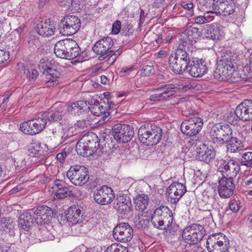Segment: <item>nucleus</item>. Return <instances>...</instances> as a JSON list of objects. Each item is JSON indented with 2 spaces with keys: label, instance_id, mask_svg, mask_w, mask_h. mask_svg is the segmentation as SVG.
Segmentation results:
<instances>
[{
  "label": "nucleus",
  "instance_id": "f257e3e1",
  "mask_svg": "<svg viewBox=\"0 0 252 252\" xmlns=\"http://www.w3.org/2000/svg\"><path fill=\"white\" fill-rule=\"evenodd\" d=\"M151 222L155 227L166 229L172 227L173 221L172 212L167 206L157 208L152 214Z\"/></svg>",
  "mask_w": 252,
  "mask_h": 252
},
{
  "label": "nucleus",
  "instance_id": "f03ea898",
  "mask_svg": "<svg viewBox=\"0 0 252 252\" xmlns=\"http://www.w3.org/2000/svg\"><path fill=\"white\" fill-rule=\"evenodd\" d=\"M169 65L170 69L176 74H182L187 69L190 59L187 52L180 48L169 58Z\"/></svg>",
  "mask_w": 252,
  "mask_h": 252
},
{
  "label": "nucleus",
  "instance_id": "7ed1b4c3",
  "mask_svg": "<svg viewBox=\"0 0 252 252\" xmlns=\"http://www.w3.org/2000/svg\"><path fill=\"white\" fill-rule=\"evenodd\" d=\"M209 134L211 142L217 146L226 143L233 135L232 129L229 125L220 124L213 125Z\"/></svg>",
  "mask_w": 252,
  "mask_h": 252
},
{
  "label": "nucleus",
  "instance_id": "20e7f679",
  "mask_svg": "<svg viewBox=\"0 0 252 252\" xmlns=\"http://www.w3.org/2000/svg\"><path fill=\"white\" fill-rule=\"evenodd\" d=\"M237 56L232 53H227L221 57L218 62V68L216 73H218L222 78L229 79L232 77L235 71V65L236 64Z\"/></svg>",
  "mask_w": 252,
  "mask_h": 252
},
{
  "label": "nucleus",
  "instance_id": "39448f33",
  "mask_svg": "<svg viewBox=\"0 0 252 252\" xmlns=\"http://www.w3.org/2000/svg\"><path fill=\"white\" fill-rule=\"evenodd\" d=\"M230 113L223 116V119L228 123L235 125L237 124L236 120L234 121L233 111L230 110ZM236 116L243 121L252 120V101L246 100L239 104L234 111Z\"/></svg>",
  "mask_w": 252,
  "mask_h": 252
},
{
  "label": "nucleus",
  "instance_id": "423d86ee",
  "mask_svg": "<svg viewBox=\"0 0 252 252\" xmlns=\"http://www.w3.org/2000/svg\"><path fill=\"white\" fill-rule=\"evenodd\" d=\"M138 134L141 142L148 146H153L159 143L162 135V130L156 125L151 126L150 128H147L144 126L140 127Z\"/></svg>",
  "mask_w": 252,
  "mask_h": 252
},
{
  "label": "nucleus",
  "instance_id": "0eeeda50",
  "mask_svg": "<svg viewBox=\"0 0 252 252\" xmlns=\"http://www.w3.org/2000/svg\"><path fill=\"white\" fill-rule=\"evenodd\" d=\"M209 252H227L230 247L228 238L223 233H219L210 235L206 242Z\"/></svg>",
  "mask_w": 252,
  "mask_h": 252
},
{
  "label": "nucleus",
  "instance_id": "6e6552de",
  "mask_svg": "<svg viewBox=\"0 0 252 252\" xmlns=\"http://www.w3.org/2000/svg\"><path fill=\"white\" fill-rule=\"evenodd\" d=\"M114 45L113 39L109 36L104 37L97 41L93 47V52L98 56L99 61H103L108 56L114 55L112 47Z\"/></svg>",
  "mask_w": 252,
  "mask_h": 252
},
{
  "label": "nucleus",
  "instance_id": "1a4fd4ad",
  "mask_svg": "<svg viewBox=\"0 0 252 252\" xmlns=\"http://www.w3.org/2000/svg\"><path fill=\"white\" fill-rule=\"evenodd\" d=\"M66 176L73 185L80 186L86 184L90 178L87 168L81 165L71 166L66 172Z\"/></svg>",
  "mask_w": 252,
  "mask_h": 252
},
{
  "label": "nucleus",
  "instance_id": "9d476101",
  "mask_svg": "<svg viewBox=\"0 0 252 252\" xmlns=\"http://www.w3.org/2000/svg\"><path fill=\"white\" fill-rule=\"evenodd\" d=\"M205 232V230L203 226L194 223L184 229L182 237L186 243L189 244H196L202 239Z\"/></svg>",
  "mask_w": 252,
  "mask_h": 252
},
{
  "label": "nucleus",
  "instance_id": "9b49d317",
  "mask_svg": "<svg viewBox=\"0 0 252 252\" xmlns=\"http://www.w3.org/2000/svg\"><path fill=\"white\" fill-rule=\"evenodd\" d=\"M81 27V21L77 16L67 15L60 24L59 31L63 35H70L76 33Z\"/></svg>",
  "mask_w": 252,
  "mask_h": 252
},
{
  "label": "nucleus",
  "instance_id": "f8f14e48",
  "mask_svg": "<svg viewBox=\"0 0 252 252\" xmlns=\"http://www.w3.org/2000/svg\"><path fill=\"white\" fill-rule=\"evenodd\" d=\"M45 126V121L41 117L24 122L20 125V129L25 134L33 135L40 132Z\"/></svg>",
  "mask_w": 252,
  "mask_h": 252
},
{
  "label": "nucleus",
  "instance_id": "ddd939ff",
  "mask_svg": "<svg viewBox=\"0 0 252 252\" xmlns=\"http://www.w3.org/2000/svg\"><path fill=\"white\" fill-rule=\"evenodd\" d=\"M203 125L202 119L193 116L183 122L181 125V130L184 134L189 136H193L201 131Z\"/></svg>",
  "mask_w": 252,
  "mask_h": 252
},
{
  "label": "nucleus",
  "instance_id": "4468645a",
  "mask_svg": "<svg viewBox=\"0 0 252 252\" xmlns=\"http://www.w3.org/2000/svg\"><path fill=\"white\" fill-rule=\"evenodd\" d=\"M114 238L122 243H126L130 241L133 236L132 227L126 222L120 223L113 230Z\"/></svg>",
  "mask_w": 252,
  "mask_h": 252
},
{
  "label": "nucleus",
  "instance_id": "2eb2a0df",
  "mask_svg": "<svg viewBox=\"0 0 252 252\" xmlns=\"http://www.w3.org/2000/svg\"><path fill=\"white\" fill-rule=\"evenodd\" d=\"M186 186L182 183L174 182L166 189L168 200L171 203L176 204L186 192Z\"/></svg>",
  "mask_w": 252,
  "mask_h": 252
},
{
  "label": "nucleus",
  "instance_id": "dca6fc26",
  "mask_svg": "<svg viewBox=\"0 0 252 252\" xmlns=\"http://www.w3.org/2000/svg\"><path fill=\"white\" fill-rule=\"evenodd\" d=\"M53 108L44 112L41 115V118L45 121L46 125L47 120L52 122L61 120L66 110V105L64 103L57 102L54 105Z\"/></svg>",
  "mask_w": 252,
  "mask_h": 252
},
{
  "label": "nucleus",
  "instance_id": "f3484780",
  "mask_svg": "<svg viewBox=\"0 0 252 252\" xmlns=\"http://www.w3.org/2000/svg\"><path fill=\"white\" fill-rule=\"evenodd\" d=\"M240 169L238 162L233 159H230L228 161L222 160L218 170L222 176L233 179V177L237 176Z\"/></svg>",
  "mask_w": 252,
  "mask_h": 252
},
{
  "label": "nucleus",
  "instance_id": "a211bd4d",
  "mask_svg": "<svg viewBox=\"0 0 252 252\" xmlns=\"http://www.w3.org/2000/svg\"><path fill=\"white\" fill-rule=\"evenodd\" d=\"M94 200L98 204L106 205L110 203L115 196L111 188L104 186L97 189L94 193Z\"/></svg>",
  "mask_w": 252,
  "mask_h": 252
},
{
  "label": "nucleus",
  "instance_id": "6ab92c4d",
  "mask_svg": "<svg viewBox=\"0 0 252 252\" xmlns=\"http://www.w3.org/2000/svg\"><path fill=\"white\" fill-rule=\"evenodd\" d=\"M218 189L219 195L221 198L229 197L233 194L235 189L233 179L222 176L219 180Z\"/></svg>",
  "mask_w": 252,
  "mask_h": 252
},
{
  "label": "nucleus",
  "instance_id": "aec40b11",
  "mask_svg": "<svg viewBox=\"0 0 252 252\" xmlns=\"http://www.w3.org/2000/svg\"><path fill=\"white\" fill-rule=\"evenodd\" d=\"M214 7L216 15L228 16L234 12L235 2L234 0H217Z\"/></svg>",
  "mask_w": 252,
  "mask_h": 252
},
{
  "label": "nucleus",
  "instance_id": "412c9836",
  "mask_svg": "<svg viewBox=\"0 0 252 252\" xmlns=\"http://www.w3.org/2000/svg\"><path fill=\"white\" fill-rule=\"evenodd\" d=\"M189 73L192 77H199L206 74L208 67L206 62L202 59L193 61L187 69Z\"/></svg>",
  "mask_w": 252,
  "mask_h": 252
},
{
  "label": "nucleus",
  "instance_id": "4be33fe9",
  "mask_svg": "<svg viewBox=\"0 0 252 252\" xmlns=\"http://www.w3.org/2000/svg\"><path fill=\"white\" fill-rule=\"evenodd\" d=\"M131 203L130 198L125 195H119L114 203V208L119 213L126 214L131 210Z\"/></svg>",
  "mask_w": 252,
  "mask_h": 252
},
{
  "label": "nucleus",
  "instance_id": "5701e85b",
  "mask_svg": "<svg viewBox=\"0 0 252 252\" xmlns=\"http://www.w3.org/2000/svg\"><path fill=\"white\" fill-rule=\"evenodd\" d=\"M55 191V198H63L73 195L70 188L65 186V182L63 180H56L52 188Z\"/></svg>",
  "mask_w": 252,
  "mask_h": 252
},
{
  "label": "nucleus",
  "instance_id": "b1692460",
  "mask_svg": "<svg viewBox=\"0 0 252 252\" xmlns=\"http://www.w3.org/2000/svg\"><path fill=\"white\" fill-rule=\"evenodd\" d=\"M66 109L71 114L80 115L89 110V103L84 100L77 101L69 104Z\"/></svg>",
  "mask_w": 252,
  "mask_h": 252
},
{
  "label": "nucleus",
  "instance_id": "393cba45",
  "mask_svg": "<svg viewBox=\"0 0 252 252\" xmlns=\"http://www.w3.org/2000/svg\"><path fill=\"white\" fill-rule=\"evenodd\" d=\"M205 35L207 38L218 40L224 35L222 28L217 24L207 25L205 29Z\"/></svg>",
  "mask_w": 252,
  "mask_h": 252
},
{
  "label": "nucleus",
  "instance_id": "a878e982",
  "mask_svg": "<svg viewBox=\"0 0 252 252\" xmlns=\"http://www.w3.org/2000/svg\"><path fill=\"white\" fill-rule=\"evenodd\" d=\"M175 86L173 84H166L153 90L158 95L159 101L163 100L173 95L175 93Z\"/></svg>",
  "mask_w": 252,
  "mask_h": 252
},
{
  "label": "nucleus",
  "instance_id": "bb28decb",
  "mask_svg": "<svg viewBox=\"0 0 252 252\" xmlns=\"http://www.w3.org/2000/svg\"><path fill=\"white\" fill-rule=\"evenodd\" d=\"M67 221L72 224H76L82 221V211L79 205L70 206L66 214Z\"/></svg>",
  "mask_w": 252,
  "mask_h": 252
},
{
  "label": "nucleus",
  "instance_id": "cd10ccee",
  "mask_svg": "<svg viewBox=\"0 0 252 252\" xmlns=\"http://www.w3.org/2000/svg\"><path fill=\"white\" fill-rule=\"evenodd\" d=\"M55 30L56 28L54 23L49 20L41 22L36 29L38 34L43 37H49L53 35Z\"/></svg>",
  "mask_w": 252,
  "mask_h": 252
},
{
  "label": "nucleus",
  "instance_id": "c85d7f7f",
  "mask_svg": "<svg viewBox=\"0 0 252 252\" xmlns=\"http://www.w3.org/2000/svg\"><path fill=\"white\" fill-rule=\"evenodd\" d=\"M69 39H64L57 42L54 46V53L56 56L61 59H67L68 48L71 46Z\"/></svg>",
  "mask_w": 252,
  "mask_h": 252
},
{
  "label": "nucleus",
  "instance_id": "c756f323",
  "mask_svg": "<svg viewBox=\"0 0 252 252\" xmlns=\"http://www.w3.org/2000/svg\"><path fill=\"white\" fill-rule=\"evenodd\" d=\"M185 42L192 44L200 37V32L198 29L193 27L188 28L181 35Z\"/></svg>",
  "mask_w": 252,
  "mask_h": 252
},
{
  "label": "nucleus",
  "instance_id": "7c9ffc66",
  "mask_svg": "<svg viewBox=\"0 0 252 252\" xmlns=\"http://www.w3.org/2000/svg\"><path fill=\"white\" fill-rule=\"evenodd\" d=\"M226 147L228 152L231 153H235L240 152L244 149V145L241 140L232 135L228 141Z\"/></svg>",
  "mask_w": 252,
  "mask_h": 252
},
{
  "label": "nucleus",
  "instance_id": "2f4dec72",
  "mask_svg": "<svg viewBox=\"0 0 252 252\" xmlns=\"http://www.w3.org/2000/svg\"><path fill=\"white\" fill-rule=\"evenodd\" d=\"M45 73H46V78L48 80L45 84L47 87L50 88L59 84V72L58 71L51 68H48L46 70Z\"/></svg>",
  "mask_w": 252,
  "mask_h": 252
},
{
  "label": "nucleus",
  "instance_id": "473e14b6",
  "mask_svg": "<svg viewBox=\"0 0 252 252\" xmlns=\"http://www.w3.org/2000/svg\"><path fill=\"white\" fill-rule=\"evenodd\" d=\"M203 149L199 152L198 158L200 160L209 163L215 158L216 151L213 147L206 148L205 145H203Z\"/></svg>",
  "mask_w": 252,
  "mask_h": 252
},
{
  "label": "nucleus",
  "instance_id": "72a5a7b5",
  "mask_svg": "<svg viewBox=\"0 0 252 252\" xmlns=\"http://www.w3.org/2000/svg\"><path fill=\"white\" fill-rule=\"evenodd\" d=\"M52 210L50 208L47 206H38L34 212V217L36 216V219H38L40 217V219L48 221L51 218Z\"/></svg>",
  "mask_w": 252,
  "mask_h": 252
},
{
  "label": "nucleus",
  "instance_id": "f704fd0d",
  "mask_svg": "<svg viewBox=\"0 0 252 252\" xmlns=\"http://www.w3.org/2000/svg\"><path fill=\"white\" fill-rule=\"evenodd\" d=\"M84 136L88 141H86V146L89 151L87 155L91 156L96 151L99 146L97 136L94 134L93 135V136L92 135H84Z\"/></svg>",
  "mask_w": 252,
  "mask_h": 252
},
{
  "label": "nucleus",
  "instance_id": "c9c22d12",
  "mask_svg": "<svg viewBox=\"0 0 252 252\" xmlns=\"http://www.w3.org/2000/svg\"><path fill=\"white\" fill-rule=\"evenodd\" d=\"M149 197L147 194H142L137 195L134 199L135 209L139 211H143L148 207Z\"/></svg>",
  "mask_w": 252,
  "mask_h": 252
},
{
  "label": "nucleus",
  "instance_id": "e433bc0d",
  "mask_svg": "<svg viewBox=\"0 0 252 252\" xmlns=\"http://www.w3.org/2000/svg\"><path fill=\"white\" fill-rule=\"evenodd\" d=\"M68 42L72 45L68 48L69 52H68L67 54V59L70 60L77 57L80 59L82 53H81V49L78 44L73 40L69 39Z\"/></svg>",
  "mask_w": 252,
  "mask_h": 252
},
{
  "label": "nucleus",
  "instance_id": "4c0bfd02",
  "mask_svg": "<svg viewBox=\"0 0 252 252\" xmlns=\"http://www.w3.org/2000/svg\"><path fill=\"white\" fill-rule=\"evenodd\" d=\"M15 225V222L13 219L10 218H2L0 220V232L8 233L13 230Z\"/></svg>",
  "mask_w": 252,
  "mask_h": 252
},
{
  "label": "nucleus",
  "instance_id": "58836bf2",
  "mask_svg": "<svg viewBox=\"0 0 252 252\" xmlns=\"http://www.w3.org/2000/svg\"><path fill=\"white\" fill-rule=\"evenodd\" d=\"M33 219L31 214L28 212L22 213L19 218V225L25 230H28V228L32 226Z\"/></svg>",
  "mask_w": 252,
  "mask_h": 252
},
{
  "label": "nucleus",
  "instance_id": "ea45409f",
  "mask_svg": "<svg viewBox=\"0 0 252 252\" xmlns=\"http://www.w3.org/2000/svg\"><path fill=\"white\" fill-rule=\"evenodd\" d=\"M112 103L106 99L103 100L102 102L100 103V111L102 112V118L103 122H106L109 119L110 113L109 110L112 107Z\"/></svg>",
  "mask_w": 252,
  "mask_h": 252
},
{
  "label": "nucleus",
  "instance_id": "a19ab883",
  "mask_svg": "<svg viewBox=\"0 0 252 252\" xmlns=\"http://www.w3.org/2000/svg\"><path fill=\"white\" fill-rule=\"evenodd\" d=\"M86 139L83 136L77 142L76 146V150L78 154L82 155L83 156H89V155H87L88 153V150L87 148Z\"/></svg>",
  "mask_w": 252,
  "mask_h": 252
},
{
  "label": "nucleus",
  "instance_id": "79ce46f5",
  "mask_svg": "<svg viewBox=\"0 0 252 252\" xmlns=\"http://www.w3.org/2000/svg\"><path fill=\"white\" fill-rule=\"evenodd\" d=\"M124 125L117 124L112 127V135L114 139L118 142L122 143V137L123 136Z\"/></svg>",
  "mask_w": 252,
  "mask_h": 252
},
{
  "label": "nucleus",
  "instance_id": "37998d69",
  "mask_svg": "<svg viewBox=\"0 0 252 252\" xmlns=\"http://www.w3.org/2000/svg\"><path fill=\"white\" fill-rule=\"evenodd\" d=\"M203 200L207 203L212 202L214 200L216 195L215 189L212 187H208L202 192Z\"/></svg>",
  "mask_w": 252,
  "mask_h": 252
},
{
  "label": "nucleus",
  "instance_id": "c03bdc74",
  "mask_svg": "<svg viewBox=\"0 0 252 252\" xmlns=\"http://www.w3.org/2000/svg\"><path fill=\"white\" fill-rule=\"evenodd\" d=\"M124 126L122 143L129 141L134 135L132 128L129 125L124 124Z\"/></svg>",
  "mask_w": 252,
  "mask_h": 252
},
{
  "label": "nucleus",
  "instance_id": "a18cd8bd",
  "mask_svg": "<svg viewBox=\"0 0 252 252\" xmlns=\"http://www.w3.org/2000/svg\"><path fill=\"white\" fill-rule=\"evenodd\" d=\"M39 240L40 241H46L53 240L54 237L49 231L45 227L40 228L38 232Z\"/></svg>",
  "mask_w": 252,
  "mask_h": 252
},
{
  "label": "nucleus",
  "instance_id": "49530a36",
  "mask_svg": "<svg viewBox=\"0 0 252 252\" xmlns=\"http://www.w3.org/2000/svg\"><path fill=\"white\" fill-rule=\"evenodd\" d=\"M229 208L234 213L238 212L243 207V203L239 199H230L229 201Z\"/></svg>",
  "mask_w": 252,
  "mask_h": 252
},
{
  "label": "nucleus",
  "instance_id": "de8ad7c7",
  "mask_svg": "<svg viewBox=\"0 0 252 252\" xmlns=\"http://www.w3.org/2000/svg\"><path fill=\"white\" fill-rule=\"evenodd\" d=\"M104 252H128V249L120 244L114 243L109 246Z\"/></svg>",
  "mask_w": 252,
  "mask_h": 252
},
{
  "label": "nucleus",
  "instance_id": "09e8293b",
  "mask_svg": "<svg viewBox=\"0 0 252 252\" xmlns=\"http://www.w3.org/2000/svg\"><path fill=\"white\" fill-rule=\"evenodd\" d=\"M92 100L89 103V109L92 113L96 116H100L102 115V112H100V103L97 101H94V103Z\"/></svg>",
  "mask_w": 252,
  "mask_h": 252
},
{
  "label": "nucleus",
  "instance_id": "8fccbe9b",
  "mask_svg": "<svg viewBox=\"0 0 252 252\" xmlns=\"http://www.w3.org/2000/svg\"><path fill=\"white\" fill-rule=\"evenodd\" d=\"M252 152H247L243 154L241 162L242 165L250 167L252 165Z\"/></svg>",
  "mask_w": 252,
  "mask_h": 252
},
{
  "label": "nucleus",
  "instance_id": "3c124183",
  "mask_svg": "<svg viewBox=\"0 0 252 252\" xmlns=\"http://www.w3.org/2000/svg\"><path fill=\"white\" fill-rule=\"evenodd\" d=\"M214 14L216 15V13L213 6L211 9H209L203 15L204 19H205L206 23L211 22L214 18Z\"/></svg>",
  "mask_w": 252,
  "mask_h": 252
},
{
  "label": "nucleus",
  "instance_id": "603ef678",
  "mask_svg": "<svg viewBox=\"0 0 252 252\" xmlns=\"http://www.w3.org/2000/svg\"><path fill=\"white\" fill-rule=\"evenodd\" d=\"M200 5L205 7L207 9H211L216 5L217 0H198Z\"/></svg>",
  "mask_w": 252,
  "mask_h": 252
},
{
  "label": "nucleus",
  "instance_id": "864d4df0",
  "mask_svg": "<svg viewBox=\"0 0 252 252\" xmlns=\"http://www.w3.org/2000/svg\"><path fill=\"white\" fill-rule=\"evenodd\" d=\"M76 127L83 129L90 126V121L86 119H81L77 121L75 124Z\"/></svg>",
  "mask_w": 252,
  "mask_h": 252
},
{
  "label": "nucleus",
  "instance_id": "5fc2aeb1",
  "mask_svg": "<svg viewBox=\"0 0 252 252\" xmlns=\"http://www.w3.org/2000/svg\"><path fill=\"white\" fill-rule=\"evenodd\" d=\"M142 73L143 75L149 76L154 74V69L152 66L145 65L142 69Z\"/></svg>",
  "mask_w": 252,
  "mask_h": 252
},
{
  "label": "nucleus",
  "instance_id": "6e6d98bb",
  "mask_svg": "<svg viewBox=\"0 0 252 252\" xmlns=\"http://www.w3.org/2000/svg\"><path fill=\"white\" fill-rule=\"evenodd\" d=\"M121 29V22L119 21H116L112 25L111 32L113 34H118Z\"/></svg>",
  "mask_w": 252,
  "mask_h": 252
},
{
  "label": "nucleus",
  "instance_id": "4d7b16f0",
  "mask_svg": "<svg viewBox=\"0 0 252 252\" xmlns=\"http://www.w3.org/2000/svg\"><path fill=\"white\" fill-rule=\"evenodd\" d=\"M38 73L36 70L31 68V69L28 70L27 77L30 81H34L38 76Z\"/></svg>",
  "mask_w": 252,
  "mask_h": 252
},
{
  "label": "nucleus",
  "instance_id": "13d9d810",
  "mask_svg": "<svg viewBox=\"0 0 252 252\" xmlns=\"http://www.w3.org/2000/svg\"><path fill=\"white\" fill-rule=\"evenodd\" d=\"M9 58L8 52L3 50H0V64L6 61Z\"/></svg>",
  "mask_w": 252,
  "mask_h": 252
},
{
  "label": "nucleus",
  "instance_id": "bf43d9fd",
  "mask_svg": "<svg viewBox=\"0 0 252 252\" xmlns=\"http://www.w3.org/2000/svg\"><path fill=\"white\" fill-rule=\"evenodd\" d=\"M181 5L184 9H187L190 11H191L193 7V4L190 1L187 2L186 1H183L181 2Z\"/></svg>",
  "mask_w": 252,
  "mask_h": 252
},
{
  "label": "nucleus",
  "instance_id": "052dcab7",
  "mask_svg": "<svg viewBox=\"0 0 252 252\" xmlns=\"http://www.w3.org/2000/svg\"><path fill=\"white\" fill-rule=\"evenodd\" d=\"M66 156V153L65 152H62L58 153L56 156V158L61 163H63L64 162Z\"/></svg>",
  "mask_w": 252,
  "mask_h": 252
},
{
  "label": "nucleus",
  "instance_id": "680f3d73",
  "mask_svg": "<svg viewBox=\"0 0 252 252\" xmlns=\"http://www.w3.org/2000/svg\"><path fill=\"white\" fill-rule=\"evenodd\" d=\"M144 221V219H140L139 217H136L135 218V222L138 228H142L143 227Z\"/></svg>",
  "mask_w": 252,
  "mask_h": 252
},
{
  "label": "nucleus",
  "instance_id": "e2e57ef3",
  "mask_svg": "<svg viewBox=\"0 0 252 252\" xmlns=\"http://www.w3.org/2000/svg\"><path fill=\"white\" fill-rule=\"evenodd\" d=\"M71 0H58L60 5L67 8H69V4Z\"/></svg>",
  "mask_w": 252,
  "mask_h": 252
},
{
  "label": "nucleus",
  "instance_id": "0e129e2a",
  "mask_svg": "<svg viewBox=\"0 0 252 252\" xmlns=\"http://www.w3.org/2000/svg\"><path fill=\"white\" fill-rule=\"evenodd\" d=\"M244 184L247 186L252 187V175H250L246 177L244 181Z\"/></svg>",
  "mask_w": 252,
  "mask_h": 252
},
{
  "label": "nucleus",
  "instance_id": "69168bd1",
  "mask_svg": "<svg viewBox=\"0 0 252 252\" xmlns=\"http://www.w3.org/2000/svg\"><path fill=\"white\" fill-rule=\"evenodd\" d=\"M155 41L158 45H161L164 42L163 36L162 34H159L157 35V37L155 39Z\"/></svg>",
  "mask_w": 252,
  "mask_h": 252
},
{
  "label": "nucleus",
  "instance_id": "338daca9",
  "mask_svg": "<svg viewBox=\"0 0 252 252\" xmlns=\"http://www.w3.org/2000/svg\"><path fill=\"white\" fill-rule=\"evenodd\" d=\"M194 21L196 23L198 24H202L206 23L205 19H204V16H199L194 18Z\"/></svg>",
  "mask_w": 252,
  "mask_h": 252
},
{
  "label": "nucleus",
  "instance_id": "774afa93",
  "mask_svg": "<svg viewBox=\"0 0 252 252\" xmlns=\"http://www.w3.org/2000/svg\"><path fill=\"white\" fill-rule=\"evenodd\" d=\"M79 0H71L69 4V8H76L79 5Z\"/></svg>",
  "mask_w": 252,
  "mask_h": 252
}]
</instances>
